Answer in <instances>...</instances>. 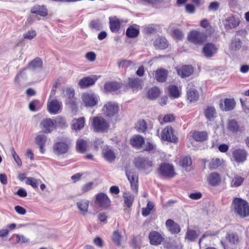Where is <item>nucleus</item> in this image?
I'll use <instances>...</instances> for the list:
<instances>
[{
    "label": "nucleus",
    "mask_w": 249,
    "mask_h": 249,
    "mask_svg": "<svg viewBox=\"0 0 249 249\" xmlns=\"http://www.w3.org/2000/svg\"><path fill=\"white\" fill-rule=\"evenodd\" d=\"M134 165L138 170H144L153 166V160L144 157H137L134 160Z\"/></svg>",
    "instance_id": "nucleus-6"
},
{
    "label": "nucleus",
    "mask_w": 249,
    "mask_h": 249,
    "mask_svg": "<svg viewBox=\"0 0 249 249\" xmlns=\"http://www.w3.org/2000/svg\"><path fill=\"white\" fill-rule=\"evenodd\" d=\"M139 132H144L147 129V124L144 120H140L137 122L136 126Z\"/></svg>",
    "instance_id": "nucleus-51"
},
{
    "label": "nucleus",
    "mask_w": 249,
    "mask_h": 249,
    "mask_svg": "<svg viewBox=\"0 0 249 249\" xmlns=\"http://www.w3.org/2000/svg\"><path fill=\"white\" fill-rule=\"evenodd\" d=\"M120 88L121 85L118 82H109L106 83L104 86L105 90L110 92L116 91Z\"/></svg>",
    "instance_id": "nucleus-31"
},
{
    "label": "nucleus",
    "mask_w": 249,
    "mask_h": 249,
    "mask_svg": "<svg viewBox=\"0 0 249 249\" xmlns=\"http://www.w3.org/2000/svg\"><path fill=\"white\" fill-rule=\"evenodd\" d=\"M241 47V42L239 39L233 38L231 40L230 49L232 51L239 50Z\"/></svg>",
    "instance_id": "nucleus-45"
},
{
    "label": "nucleus",
    "mask_w": 249,
    "mask_h": 249,
    "mask_svg": "<svg viewBox=\"0 0 249 249\" xmlns=\"http://www.w3.org/2000/svg\"><path fill=\"white\" fill-rule=\"evenodd\" d=\"M36 36V32L35 30H31L23 34L24 38L31 40Z\"/></svg>",
    "instance_id": "nucleus-60"
},
{
    "label": "nucleus",
    "mask_w": 249,
    "mask_h": 249,
    "mask_svg": "<svg viewBox=\"0 0 249 249\" xmlns=\"http://www.w3.org/2000/svg\"><path fill=\"white\" fill-rule=\"evenodd\" d=\"M188 100L190 102H195L197 101L199 98L198 92L194 89H190L187 91Z\"/></svg>",
    "instance_id": "nucleus-27"
},
{
    "label": "nucleus",
    "mask_w": 249,
    "mask_h": 249,
    "mask_svg": "<svg viewBox=\"0 0 249 249\" xmlns=\"http://www.w3.org/2000/svg\"><path fill=\"white\" fill-rule=\"evenodd\" d=\"M53 124H54L51 119H44L41 122V125L44 128V131L46 133L50 132L52 131Z\"/></svg>",
    "instance_id": "nucleus-25"
},
{
    "label": "nucleus",
    "mask_w": 249,
    "mask_h": 249,
    "mask_svg": "<svg viewBox=\"0 0 249 249\" xmlns=\"http://www.w3.org/2000/svg\"><path fill=\"white\" fill-rule=\"evenodd\" d=\"M26 183L31 185L34 188H37L38 187L36 180L33 178H27Z\"/></svg>",
    "instance_id": "nucleus-58"
},
{
    "label": "nucleus",
    "mask_w": 249,
    "mask_h": 249,
    "mask_svg": "<svg viewBox=\"0 0 249 249\" xmlns=\"http://www.w3.org/2000/svg\"><path fill=\"white\" fill-rule=\"evenodd\" d=\"M154 207V205L153 202L151 201H149L147 203V206L146 208H143L142 209V214L144 216H147L148 215L151 210L153 209Z\"/></svg>",
    "instance_id": "nucleus-52"
},
{
    "label": "nucleus",
    "mask_w": 249,
    "mask_h": 249,
    "mask_svg": "<svg viewBox=\"0 0 249 249\" xmlns=\"http://www.w3.org/2000/svg\"><path fill=\"white\" fill-rule=\"evenodd\" d=\"M194 71V69L191 65H184L177 70L178 74L182 78L188 77Z\"/></svg>",
    "instance_id": "nucleus-15"
},
{
    "label": "nucleus",
    "mask_w": 249,
    "mask_h": 249,
    "mask_svg": "<svg viewBox=\"0 0 249 249\" xmlns=\"http://www.w3.org/2000/svg\"><path fill=\"white\" fill-rule=\"evenodd\" d=\"M82 99L86 107H93L97 104L99 98L94 94L87 93L83 94Z\"/></svg>",
    "instance_id": "nucleus-11"
},
{
    "label": "nucleus",
    "mask_w": 249,
    "mask_h": 249,
    "mask_svg": "<svg viewBox=\"0 0 249 249\" xmlns=\"http://www.w3.org/2000/svg\"><path fill=\"white\" fill-rule=\"evenodd\" d=\"M65 104L70 107L73 112H76L77 110V103L76 99L74 97L70 99L65 100Z\"/></svg>",
    "instance_id": "nucleus-40"
},
{
    "label": "nucleus",
    "mask_w": 249,
    "mask_h": 249,
    "mask_svg": "<svg viewBox=\"0 0 249 249\" xmlns=\"http://www.w3.org/2000/svg\"><path fill=\"white\" fill-rule=\"evenodd\" d=\"M92 125L96 132H104L107 131L109 124L107 121L103 117H95L92 119Z\"/></svg>",
    "instance_id": "nucleus-5"
},
{
    "label": "nucleus",
    "mask_w": 249,
    "mask_h": 249,
    "mask_svg": "<svg viewBox=\"0 0 249 249\" xmlns=\"http://www.w3.org/2000/svg\"><path fill=\"white\" fill-rule=\"evenodd\" d=\"M141 80L139 78H129L128 79L129 86L134 90L141 89Z\"/></svg>",
    "instance_id": "nucleus-30"
},
{
    "label": "nucleus",
    "mask_w": 249,
    "mask_h": 249,
    "mask_svg": "<svg viewBox=\"0 0 249 249\" xmlns=\"http://www.w3.org/2000/svg\"><path fill=\"white\" fill-rule=\"evenodd\" d=\"M47 108L49 113L52 114H56L60 112L62 109V103L56 99H53L48 102Z\"/></svg>",
    "instance_id": "nucleus-9"
},
{
    "label": "nucleus",
    "mask_w": 249,
    "mask_h": 249,
    "mask_svg": "<svg viewBox=\"0 0 249 249\" xmlns=\"http://www.w3.org/2000/svg\"><path fill=\"white\" fill-rule=\"evenodd\" d=\"M144 142L143 138L140 135L134 136L130 141L132 145L137 148L140 147L144 143Z\"/></svg>",
    "instance_id": "nucleus-37"
},
{
    "label": "nucleus",
    "mask_w": 249,
    "mask_h": 249,
    "mask_svg": "<svg viewBox=\"0 0 249 249\" xmlns=\"http://www.w3.org/2000/svg\"><path fill=\"white\" fill-rule=\"evenodd\" d=\"M95 201L100 207L104 208L108 207L111 202L107 196L103 193H101L96 195Z\"/></svg>",
    "instance_id": "nucleus-12"
},
{
    "label": "nucleus",
    "mask_w": 249,
    "mask_h": 249,
    "mask_svg": "<svg viewBox=\"0 0 249 249\" xmlns=\"http://www.w3.org/2000/svg\"><path fill=\"white\" fill-rule=\"evenodd\" d=\"M93 183L92 182H89L84 184L81 188L82 194H84L90 191L92 187Z\"/></svg>",
    "instance_id": "nucleus-59"
},
{
    "label": "nucleus",
    "mask_w": 249,
    "mask_h": 249,
    "mask_svg": "<svg viewBox=\"0 0 249 249\" xmlns=\"http://www.w3.org/2000/svg\"><path fill=\"white\" fill-rule=\"evenodd\" d=\"M192 138L196 142H203L208 139V133L206 131H195L192 135Z\"/></svg>",
    "instance_id": "nucleus-19"
},
{
    "label": "nucleus",
    "mask_w": 249,
    "mask_h": 249,
    "mask_svg": "<svg viewBox=\"0 0 249 249\" xmlns=\"http://www.w3.org/2000/svg\"><path fill=\"white\" fill-rule=\"evenodd\" d=\"M218 7L219 3L217 2H212L208 7V10L209 11H215L218 9Z\"/></svg>",
    "instance_id": "nucleus-63"
},
{
    "label": "nucleus",
    "mask_w": 249,
    "mask_h": 249,
    "mask_svg": "<svg viewBox=\"0 0 249 249\" xmlns=\"http://www.w3.org/2000/svg\"><path fill=\"white\" fill-rule=\"evenodd\" d=\"M85 57L89 61L93 62L96 59V54L93 52H89L86 54Z\"/></svg>",
    "instance_id": "nucleus-61"
},
{
    "label": "nucleus",
    "mask_w": 249,
    "mask_h": 249,
    "mask_svg": "<svg viewBox=\"0 0 249 249\" xmlns=\"http://www.w3.org/2000/svg\"><path fill=\"white\" fill-rule=\"evenodd\" d=\"M198 237L196 231L195 230L188 229L186 233L185 238L189 241H194Z\"/></svg>",
    "instance_id": "nucleus-44"
},
{
    "label": "nucleus",
    "mask_w": 249,
    "mask_h": 249,
    "mask_svg": "<svg viewBox=\"0 0 249 249\" xmlns=\"http://www.w3.org/2000/svg\"><path fill=\"white\" fill-rule=\"evenodd\" d=\"M165 225L169 231H170L172 234H178L180 231L179 225L172 219H169L167 220Z\"/></svg>",
    "instance_id": "nucleus-16"
},
{
    "label": "nucleus",
    "mask_w": 249,
    "mask_h": 249,
    "mask_svg": "<svg viewBox=\"0 0 249 249\" xmlns=\"http://www.w3.org/2000/svg\"><path fill=\"white\" fill-rule=\"evenodd\" d=\"M88 146V142L82 139H79L76 142V148L77 150L81 153L86 151Z\"/></svg>",
    "instance_id": "nucleus-33"
},
{
    "label": "nucleus",
    "mask_w": 249,
    "mask_h": 249,
    "mask_svg": "<svg viewBox=\"0 0 249 249\" xmlns=\"http://www.w3.org/2000/svg\"><path fill=\"white\" fill-rule=\"evenodd\" d=\"M36 143L39 146L41 154H44L45 151L44 145L47 141V136L44 134H40L36 138Z\"/></svg>",
    "instance_id": "nucleus-21"
},
{
    "label": "nucleus",
    "mask_w": 249,
    "mask_h": 249,
    "mask_svg": "<svg viewBox=\"0 0 249 249\" xmlns=\"http://www.w3.org/2000/svg\"><path fill=\"white\" fill-rule=\"evenodd\" d=\"M204 114L207 120L212 121L216 116V110L213 107H208L205 110Z\"/></svg>",
    "instance_id": "nucleus-34"
},
{
    "label": "nucleus",
    "mask_w": 249,
    "mask_h": 249,
    "mask_svg": "<svg viewBox=\"0 0 249 249\" xmlns=\"http://www.w3.org/2000/svg\"><path fill=\"white\" fill-rule=\"evenodd\" d=\"M168 74V71L165 69H159L156 71V79L160 82L165 81Z\"/></svg>",
    "instance_id": "nucleus-28"
},
{
    "label": "nucleus",
    "mask_w": 249,
    "mask_h": 249,
    "mask_svg": "<svg viewBox=\"0 0 249 249\" xmlns=\"http://www.w3.org/2000/svg\"><path fill=\"white\" fill-rule=\"evenodd\" d=\"M234 209L241 217H245L249 215V206L248 203L243 199L235 198L233 201Z\"/></svg>",
    "instance_id": "nucleus-3"
},
{
    "label": "nucleus",
    "mask_w": 249,
    "mask_h": 249,
    "mask_svg": "<svg viewBox=\"0 0 249 249\" xmlns=\"http://www.w3.org/2000/svg\"><path fill=\"white\" fill-rule=\"evenodd\" d=\"M145 151L149 152L153 154H160V151L157 148V146L154 143L151 142H147L144 147Z\"/></svg>",
    "instance_id": "nucleus-39"
},
{
    "label": "nucleus",
    "mask_w": 249,
    "mask_h": 249,
    "mask_svg": "<svg viewBox=\"0 0 249 249\" xmlns=\"http://www.w3.org/2000/svg\"><path fill=\"white\" fill-rule=\"evenodd\" d=\"M207 38V35L202 32L193 31L188 36V39L189 41L195 44H201Z\"/></svg>",
    "instance_id": "nucleus-8"
},
{
    "label": "nucleus",
    "mask_w": 249,
    "mask_h": 249,
    "mask_svg": "<svg viewBox=\"0 0 249 249\" xmlns=\"http://www.w3.org/2000/svg\"><path fill=\"white\" fill-rule=\"evenodd\" d=\"M154 45L157 48L164 49L167 47L168 42L165 38L159 37L154 41Z\"/></svg>",
    "instance_id": "nucleus-29"
},
{
    "label": "nucleus",
    "mask_w": 249,
    "mask_h": 249,
    "mask_svg": "<svg viewBox=\"0 0 249 249\" xmlns=\"http://www.w3.org/2000/svg\"><path fill=\"white\" fill-rule=\"evenodd\" d=\"M125 175L129 181L131 190L137 194L138 192V175L134 171L125 169Z\"/></svg>",
    "instance_id": "nucleus-7"
},
{
    "label": "nucleus",
    "mask_w": 249,
    "mask_h": 249,
    "mask_svg": "<svg viewBox=\"0 0 249 249\" xmlns=\"http://www.w3.org/2000/svg\"><path fill=\"white\" fill-rule=\"evenodd\" d=\"M201 27L206 29L208 35H211L213 32V30L208 20L206 19H203L200 22Z\"/></svg>",
    "instance_id": "nucleus-50"
},
{
    "label": "nucleus",
    "mask_w": 249,
    "mask_h": 249,
    "mask_svg": "<svg viewBox=\"0 0 249 249\" xmlns=\"http://www.w3.org/2000/svg\"><path fill=\"white\" fill-rule=\"evenodd\" d=\"M16 241L18 243L23 244L29 243L30 240L22 234H17L16 235Z\"/></svg>",
    "instance_id": "nucleus-54"
},
{
    "label": "nucleus",
    "mask_w": 249,
    "mask_h": 249,
    "mask_svg": "<svg viewBox=\"0 0 249 249\" xmlns=\"http://www.w3.org/2000/svg\"><path fill=\"white\" fill-rule=\"evenodd\" d=\"M125 206L130 208L134 202V196L130 192H125L123 194Z\"/></svg>",
    "instance_id": "nucleus-32"
},
{
    "label": "nucleus",
    "mask_w": 249,
    "mask_h": 249,
    "mask_svg": "<svg viewBox=\"0 0 249 249\" xmlns=\"http://www.w3.org/2000/svg\"><path fill=\"white\" fill-rule=\"evenodd\" d=\"M89 27L96 31H99L102 28V25L99 19H94L90 21Z\"/></svg>",
    "instance_id": "nucleus-48"
},
{
    "label": "nucleus",
    "mask_w": 249,
    "mask_h": 249,
    "mask_svg": "<svg viewBox=\"0 0 249 249\" xmlns=\"http://www.w3.org/2000/svg\"><path fill=\"white\" fill-rule=\"evenodd\" d=\"M39 103V101L34 100L29 103V108L32 111H36V106H37Z\"/></svg>",
    "instance_id": "nucleus-62"
},
{
    "label": "nucleus",
    "mask_w": 249,
    "mask_h": 249,
    "mask_svg": "<svg viewBox=\"0 0 249 249\" xmlns=\"http://www.w3.org/2000/svg\"><path fill=\"white\" fill-rule=\"evenodd\" d=\"M85 123V119L84 117L75 118L72 120V128L76 131L80 130L82 129Z\"/></svg>",
    "instance_id": "nucleus-20"
},
{
    "label": "nucleus",
    "mask_w": 249,
    "mask_h": 249,
    "mask_svg": "<svg viewBox=\"0 0 249 249\" xmlns=\"http://www.w3.org/2000/svg\"><path fill=\"white\" fill-rule=\"evenodd\" d=\"M95 80L90 77H85L81 79L78 83L81 88H85L93 85L95 83Z\"/></svg>",
    "instance_id": "nucleus-23"
},
{
    "label": "nucleus",
    "mask_w": 249,
    "mask_h": 249,
    "mask_svg": "<svg viewBox=\"0 0 249 249\" xmlns=\"http://www.w3.org/2000/svg\"><path fill=\"white\" fill-rule=\"evenodd\" d=\"M221 162L219 159H213L211 162L210 164V168L211 169H214L217 168L220 165Z\"/></svg>",
    "instance_id": "nucleus-56"
},
{
    "label": "nucleus",
    "mask_w": 249,
    "mask_h": 249,
    "mask_svg": "<svg viewBox=\"0 0 249 249\" xmlns=\"http://www.w3.org/2000/svg\"><path fill=\"white\" fill-rule=\"evenodd\" d=\"M233 156H247L248 153L243 148H237L233 151Z\"/></svg>",
    "instance_id": "nucleus-57"
},
{
    "label": "nucleus",
    "mask_w": 249,
    "mask_h": 249,
    "mask_svg": "<svg viewBox=\"0 0 249 249\" xmlns=\"http://www.w3.org/2000/svg\"><path fill=\"white\" fill-rule=\"evenodd\" d=\"M109 27L110 30L114 33L117 32L120 28V21L119 19L109 18Z\"/></svg>",
    "instance_id": "nucleus-36"
},
{
    "label": "nucleus",
    "mask_w": 249,
    "mask_h": 249,
    "mask_svg": "<svg viewBox=\"0 0 249 249\" xmlns=\"http://www.w3.org/2000/svg\"><path fill=\"white\" fill-rule=\"evenodd\" d=\"M31 12L32 13L36 14L42 17H45L48 15L47 9L43 5L35 6L32 8Z\"/></svg>",
    "instance_id": "nucleus-24"
},
{
    "label": "nucleus",
    "mask_w": 249,
    "mask_h": 249,
    "mask_svg": "<svg viewBox=\"0 0 249 249\" xmlns=\"http://www.w3.org/2000/svg\"><path fill=\"white\" fill-rule=\"evenodd\" d=\"M150 243L153 245H158L161 244L164 237L158 231H152L149 235Z\"/></svg>",
    "instance_id": "nucleus-14"
},
{
    "label": "nucleus",
    "mask_w": 249,
    "mask_h": 249,
    "mask_svg": "<svg viewBox=\"0 0 249 249\" xmlns=\"http://www.w3.org/2000/svg\"><path fill=\"white\" fill-rule=\"evenodd\" d=\"M169 93L171 96L177 98L179 96V92L178 88L175 85H171L168 88Z\"/></svg>",
    "instance_id": "nucleus-46"
},
{
    "label": "nucleus",
    "mask_w": 249,
    "mask_h": 249,
    "mask_svg": "<svg viewBox=\"0 0 249 249\" xmlns=\"http://www.w3.org/2000/svg\"><path fill=\"white\" fill-rule=\"evenodd\" d=\"M175 118V116L173 114H169L164 116L163 120L165 123H170L174 121Z\"/></svg>",
    "instance_id": "nucleus-64"
},
{
    "label": "nucleus",
    "mask_w": 249,
    "mask_h": 249,
    "mask_svg": "<svg viewBox=\"0 0 249 249\" xmlns=\"http://www.w3.org/2000/svg\"><path fill=\"white\" fill-rule=\"evenodd\" d=\"M139 34V30L134 28L132 26L129 27L126 31V35L127 36L130 38L135 37L138 36Z\"/></svg>",
    "instance_id": "nucleus-43"
},
{
    "label": "nucleus",
    "mask_w": 249,
    "mask_h": 249,
    "mask_svg": "<svg viewBox=\"0 0 249 249\" xmlns=\"http://www.w3.org/2000/svg\"><path fill=\"white\" fill-rule=\"evenodd\" d=\"M224 106L222 103H220L219 105L222 110L230 111L233 109L235 106V102L234 99L226 98L224 100Z\"/></svg>",
    "instance_id": "nucleus-18"
},
{
    "label": "nucleus",
    "mask_w": 249,
    "mask_h": 249,
    "mask_svg": "<svg viewBox=\"0 0 249 249\" xmlns=\"http://www.w3.org/2000/svg\"><path fill=\"white\" fill-rule=\"evenodd\" d=\"M62 97L66 99H70L74 98L75 91L72 87H66L62 89Z\"/></svg>",
    "instance_id": "nucleus-26"
},
{
    "label": "nucleus",
    "mask_w": 249,
    "mask_h": 249,
    "mask_svg": "<svg viewBox=\"0 0 249 249\" xmlns=\"http://www.w3.org/2000/svg\"><path fill=\"white\" fill-rule=\"evenodd\" d=\"M105 114L108 117H112L116 114L119 110L118 104L115 102H108L104 106Z\"/></svg>",
    "instance_id": "nucleus-10"
},
{
    "label": "nucleus",
    "mask_w": 249,
    "mask_h": 249,
    "mask_svg": "<svg viewBox=\"0 0 249 249\" xmlns=\"http://www.w3.org/2000/svg\"><path fill=\"white\" fill-rule=\"evenodd\" d=\"M226 22L225 24V28L227 29L233 28L238 26L240 23L239 20L233 17H229L226 19Z\"/></svg>",
    "instance_id": "nucleus-35"
},
{
    "label": "nucleus",
    "mask_w": 249,
    "mask_h": 249,
    "mask_svg": "<svg viewBox=\"0 0 249 249\" xmlns=\"http://www.w3.org/2000/svg\"><path fill=\"white\" fill-rule=\"evenodd\" d=\"M158 172L159 176L163 178H171L176 175L173 165L167 162L160 164Z\"/></svg>",
    "instance_id": "nucleus-2"
},
{
    "label": "nucleus",
    "mask_w": 249,
    "mask_h": 249,
    "mask_svg": "<svg viewBox=\"0 0 249 249\" xmlns=\"http://www.w3.org/2000/svg\"><path fill=\"white\" fill-rule=\"evenodd\" d=\"M228 129L233 132H237L239 130L237 122L234 120H230L228 124Z\"/></svg>",
    "instance_id": "nucleus-49"
},
{
    "label": "nucleus",
    "mask_w": 249,
    "mask_h": 249,
    "mask_svg": "<svg viewBox=\"0 0 249 249\" xmlns=\"http://www.w3.org/2000/svg\"><path fill=\"white\" fill-rule=\"evenodd\" d=\"M217 47L213 43L205 44L202 50L204 55L207 57H212L217 53Z\"/></svg>",
    "instance_id": "nucleus-13"
},
{
    "label": "nucleus",
    "mask_w": 249,
    "mask_h": 249,
    "mask_svg": "<svg viewBox=\"0 0 249 249\" xmlns=\"http://www.w3.org/2000/svg\"><path fill=\"white\" fill-rule=\"evenodd\" d=\"M113 242L118 246L121 245V241L122 239V236L118 231H114L112 237Z\"/></svg>",
    "instance_id": "nucleus-53"
},
{
    "label": "nucleus",
    "mask_w": 249,
    "mask_h": 249,
    "mask_svg": "<svg viewBox=\"0 0 249 249\" xmlns=\"http://www.w3.org/2000/svg\"><path fill=\"white\" fill-rule=\"evenodd\" d=\"M226 238L228 242L232 244L237 245L240 242L239 236L236 233H228Z\"/></svg>",
    "instance_id": "nucleus-38"
},
{
    "label": "nucleus",
    "mask_w": 249,
    "mask_h": 249,
    "mask_svg": "<svg viewBox=\"0 0 249 249\" xmlns=\"http://www.w3.org/2000/svg\"><path fill=\"white\" fill-rule=\"evenodd\" d=\"M244 181V178L241 177L236 176L231 182L232 186L238 187L240 186Z\"/></svg>",
    "instance_id": "nucleus-55"
},
{
    "label": "nucleus",
    "mask_w": 249,
    "mask_h": 249,
    "mask_svg": "<svg viewBox=\"0 0 249 249\" xmlns=\"http://www.w3.org/2000/svg\"><path fill=\"white\" fill-rule=\"evenodd\" d=\"M192 163L190 157H184L179 162L180 166L186 168L191 165Z\"/></svg>",
    "instance_id": "nucleus-47"
},
{
    "label": "nucleus",
    "mask_w": 249,
    "mask_h": 249,
    "mask_svg": "<svg viewBox=\"0 0 249 249\" xmlns=\"http://www.w3.org/2000/svg\"><path fill=\"white\" fill-rule=\"evenodd\" d=\"M89 201L86 199H82L77 202L76 206L80 211L81 213L85 215L87 213L88 210Z\"/></svg>",
    "instance_id": "nucleus-22"
},
{
    "label": "nucleus",
    "mask_w": 249,
    "mask_h": 249,
    "mask_svg": "<svg viewBox=\"0 0 249 249\" xmlns=\"http://www.w3.org/2000/svg\"><path fill=\"white\" fill-rule=\"evenodd\" d=\"M174 130L171 126H166L161 131V139L164 141L176 143L178 142V138L174 135Z\"/></svg>",
    "instance_id": "nucleus-4"
},
{
    "label": "nucleus",
    "mask_w": 249,
    "mask_h": 249,
    "mask_svg": "<svg viewBox=\"0 0 249 249\" xmlns=\"http://www.w3.org/2000/svg\"><path fill=\"white\" fill-rule=\"evenodd\" d=\"M53 148L55 153L62 154L66 153L68 151L69 146L65 142H58L55 143Z\"/></svg>",
    "instance_id": "nucleus-17"
},
{
    "label": "nucleus",
    "mask_w": 249,
    "mask_h": 249,
    "mask_svg": "<svg viewBox=\"0 0 249 249\" xmlns=\"http://www.w3.org/2000/svg\"><path fill=\"white\" fill-rule=\"evenodd\" d=\"M209 183L212 186H215L220 181V178L216 173H213L210 174L208 178Z\"/></svg>",
    "instance_id": "nucleus-41"
},
{
    "label": "nucleus",
    "mask_w": 249,
    "mask_h": 249,
    "mask_svg": "<svg viewBox=\"0 0 249 249\" xmlns=\"http://www.w3.org/2000/svg\"><path fill=\"white\" fill-rule=\"evenodd\" d=\"M160 94V90L157 87H154L150 89L147 93V96L150 99H154L157 98Z\"/></svg>",
    "instance_id": "nucleus-42"
},
{
    "label": "nucleus",
    "mask_w": 249,
    "mask_h": 249,
    "mask_svg": "<svg viewBox=\"0 0 249 249\" xmlns=\"http://www.w3.org/2000/svg\"><path fill=\"white\" fill-rule=\"evenodd\" d=\"M43 63L40 58L36 57L33 59L32 61L29 63L26 68H24L20 72L17 74L15 78V81L16 82H18L20 78H24L25 77V73L24 70L28 69L33 71H39L41 70L42 68Z\"/></svg>",
    "instance_id": "nucleus-1"
}]
</instances>
